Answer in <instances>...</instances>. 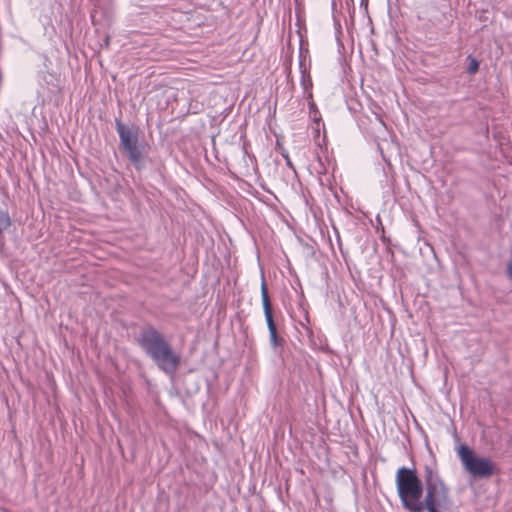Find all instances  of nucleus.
<instances>
[{
	"label": "nucleus",
	"mask_w": 512,
	"mask_h": 512,
	"mask_svg": "<svg viewBox=\"0 0 512 512\" xmlns=\"http://www.w3.org/2000/svg\"><path fill=\"white\" fill-rule=\"evenodd\" d=\"M425 496L422 501L423 511L427 512H447L453 505L450 497L449 488L441 478L437 464L434 461L427 463L423 467Z\"/></svg>",
	"instance_id": "f257e3e1"
},
{
	"label": "nucleus",
	"mask_w": 512,
	"mask_h": 512,
	"mask_svg": "<svg viewBox=\"0 0 512 512\" xmlns=\"http://www.w3.org/2000/svg\"><path fill=\"white\" fill-rule=\"evenodd\" d=\"M139 344L163 372L173 374L178 369L180 356L172 350L163 335L155 329L150 328L143 331L139 338Z\"/></svg>",
	"instance_id": "f03ea898"
},
{
	"label": "nucleus",
	"mask_w": 512,
	"mask_h": 512,
	"mask_svg": "<svg viewBox=\"0 0 512 512\" xmlns=\"http://www.w3.org/2000/svg\"><path fill=\"white\" fill-rule=\"evenodd\" d=\"M395 482L403 507L410 512H423L421 498L424 486L416 471L406 467L399 468Z\"/></svg>",
	"instance_id": "7ed1b4c3"
},
{
	"label": "nucleus",
	"mask_w": 512,
	"mask_h": 512,
	"mask_svg": "<svg viewBox=\"0 0 512 512\" xmlns=\"http://www.w3.org/2000/svg\"><path fill=\"white\" fill-rule=\"evenodd\" d=\"M457 453L465 470L472 476L484 478L494 474V463L489 458L477 456L468 446H459Z\"/></svg>",
	"instance_id": "20e7f679"
},
{
	"label": "nucleus",
	"mask_w": 512,
	"mask_h": 512,
	"mask_svg": "<svg viewBox=\"0 0 512 512\" xmlns=\"http://www.w3.org/2000/svg\"><path fill=\"white\" fill-rule=\"evenodd\" d=\"M261 298H262L265 319H266L267 326L269 329L270 342H271L272 346L276 347L279 343V338L277 336V329H276V325L273 320L272 306L270 303L267 287L264 282H262V285H261Z\"/></svg>",
	"instance_id": "39448f33"
},
{
	"label": "nucleus",
	"mask_w": 512,
	"mask_h": 512,
	"mask_svg": "<svg viewBox=\"0 0 512 512\" xmlns=\"http://www.w3.org/2000/svg\"><path fill=\"white\" fill-rule=\"evenodd\" d=\"M117 131L121 140V145L123 149L129 148L131 146L137 145L138 136L137 132L125 127L123 124H117Z\"/></svg>",
	"instance_id": "423d86ee"
},
{
	"label": "nucleus",
	"mask_w": 512,
	"mask_h": 512,
	"mask_svg": "<svg viewBox=\"0 0 512 512\" xmlns=\"http://www.w3.org/2000/svg\"><path fill=\"white\" fill-rule=\"evenodd\" d=\"M128 156H129V159L135 164L138 166V164L141 162L142 160V153L140 151V149L138 148L137 145H134V146H131L129 148H126L124 149Z\"/></svg>",
	"instance_id": "0eeeda50"
},
{
	"label": "nucleus",
	"mask_w": 512,
	"mask_h": 512,
	"mask_svg": "<svg viewBox=\"0 0 512 512\" xmlns=\"http://www.w3.org/2000/svg\"><path fill=\"white\" fill-rule=\"evenodd\" d=\"M11 225V220L6 211L0 210V235Z\"/></svg>",
	"instance_id": "6e6552de"
},
{
	"label": "nucleus",
	"mask_w": 512,
	"mask_h": 512,
	"mask_svg": "<svg viewBox=\"0 0 512 512\" xmlns=\"http://www.w3.org/2000/svg\"><path fill=\"white\" fill-rule=\"evenodd\" d=\"M469 60H470V63H469V66H468V72L470 74H474L478 71V68H479V63L476 59L472 58V57H469Z\"/></svg>",
	"instance_id": "1a4fd4ad"
}]
</instances>
